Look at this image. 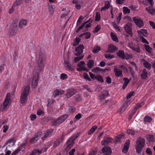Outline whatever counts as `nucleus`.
Returning a JSON list of instances; mask_svg holds the SVG:
<instances>
[{
    "label": "nucleus",
    "mask_w": 155,
    "mask_h": 155,
    "mask_svg": "<svg viewBox=\"0 0 155 155\" xmlns=\"http://www.w3.org/2000/svg\"><path fill=\"white\" fill-rule=\"evenodd\" d=\"M28 21L24 19H22L19 22L17 20L13 21L12 25L10 26L8 30V34L10 36H14L16 34L18 28V25L20 28L22 29L25 28L27 25Z\"/></svg>",
    "instance_id": "nucleus-1"
},
{
    "label": "nucleus",
    "mask_w": 155,
    "mask_h": 155,
    "mask_svg": "<svg viewBox=\"0 0 155 155\" xmlns=\"http://www.w3.org/2000/svg\"><path fill=\"white\" fill-rule=\"evenodd\" d=\"M46 60L45 55L42 52L40 51L38 58L37 59V63L38 64L37 68L38 71L40 72L44 69Z\"/></svg>",
    "instance_id": "nucleus-2"
},
{
    "label": "nucleus",
    "mask_w": 155,
    "mask_h": 155,
    "mask_svg": "<svg viewBox=\"0 0 155 155\" xmlns=\"http://www.w3.org/2000/svg\"><path fill=\"white\" fill-rule=\"evenodd\" d=\"M30 87L29 86L24 87L21 92L20 97V101L22 104H25L28 99V96L29 94Z\"/></svg>",
    "instance_id": "nucleus-3"
},
{
    "label": "nucleus",
    "mask_w": 155,
    "mask_h": 155,
    "mask_svg": "<svg viewBox=\"0 0 155 155\" xmlns=\"http://www.w3.org/2000/svg\"><path fill=\"white\" fill-rule=\"evenodd\" d=\"M68 114H65L61 115L57 119H55L53 117H48V120H51V122L52 123V125L56 126L60 124L63 123L66 119L68 118Z\"/></svg>",
    "instance_id": "nucleus-4"
},
{
    "label": "nucleus",
    "mask_w": 155,
    "mask_h": 155,
    "mask_svg": "<svg viewBox=\"0 0 155 155\" xmlns=\"http://www.w3.org/2000/svg\"><path fill=\"white\" fill-rule=\"evenodd\" d=\"M145 143V140L144 138L141 137L138 139L135 146L137 153H141Z\"/></svg>",
    "instance_id": "nucleus-5"
},
{
    "label": "nucleus",
    "mask_w": 155,
    "mask_h": 155,
    "mask_svg": "<svg viewBox=\"0 0 155 155\" xmlns=\"http://www.w3.org/2000/svg\"><path fill=\"white\" fill-rule=\"evenodd\" d=\"M153 1H143V3L144 5L149 6L146 8V10L150 14H153L155 12V10L153 8Z\"/></svg>",
    "instance_id": "nucleus-6"
},
{
    "label": "nucleus",
    "mask_w": 155,
    "mask_h": 155,
    "mask_svg": "<svg viewBox=\"0 0 155 155\" xmlns=\"http://www.w3.org/2000/svg\"><path fill=\"white\" fill-rule=\"evenodd\" d=\"M11 94L9 93L6 94L5 99L2 105L1 106L0 110L2 111H5L7 109L8 106L10 101H11Z\"/></svg>",
    "instance_id": "nucleus-7"
},
{
    "label": "nucleus",
    "mask_w": 155,
    "mask_h": 155,
    "mask_svg": "<svg viewBox=\"0 0 155 155\" xmlns=\"http://www.w3.org/2000/svg\"><path fill=\"white\" fill-rule=\"evenodd\" d=\"M39 76V73L37 72L33 75L32 81L31 86L32 88H35L38 84V81Z\"/></svg>",
    "instance_id": "nucleus-8"
},
{
    "label": "nucleus",
    "mask_w": 155,
    "mask_h": 155,
    "mask_svg": "<svg viewBox=\"0 0 155 155\" xmlns=\"http://www.w3.org/2000/svg\"><path fill=\"white\" fill-rule=\"evenodd\" d=\"M101 151L103 153L102 155H111L112 153L111 147L107 146H104L102 149Z\"/></svg>",
    "instance_id": "nucleus-9"
},
{
    "label": "nucleus",
    "mask_w": 155,
    "mask_h": 155,
    "mask_svg": "<svg viewBox=\"0 0 155 155\" xmlns=\"http://www.w3.org/2000/svg\"><path fill=\"white\" fill-rule=\"evenodd\" d=\"M133 19L136 25L139 28H141L144 25L143 21L138 17H134Z\"/></svg>",
    "instance_id": "nucleus-10"
},
{
    "label": "nucleus",
    "mask_w": 155,
    "mask_h": 155,
    "mask_svg": "<svg viewBox=\"0 0 155 155\" xmlns=\"http://www.w3.org/2000/svg\"><path fill=\"white\" fill-rule=\"evenodd\" d=\"M66 94L65 97L68 99L74 95L76 93V90L74 88L68 89L66 91Z\"/></svg>",
    "instance_id": "nucleus-11"
},
{
    "label": "nucleus",
    "mask_w": 155,
    "mask_h": 155,
    "mask_svg": "<svg viewBox=\"0 0 155 155\" xmlns=\"http://www.w3.org/2000/svg\"><path fill=\"white\" fill-rule=\"evenodd\" d=\"M54 130L52 129H50L47 130L44 133V136L41 138L42 140H44L46 138L49 137L51 135V134L53 132Z\"/></svg>",
    "instance_id": "nucleus-12"
},
{
    "label": "nucleus",
    "mask_w": 155,
    "mask_h": 155,
    "mask_svg": "<svg viewBox=\"0 0 155 155\" xmlns=\"http://www.w3.org/2000/svg\"><path fill=\"white\" fill-rule=\"evenodd\" d=\"M55 1H49L48 3V7L49 12L50 14L52 15L54 12V10L55 8L54 5H53V3H54Z\"/></svg>",
    "instance_id": "nucleus-13"
},
{
    "label": "nucleus",
    "mask_w": 155,
    "mask_h": 155,
    "mask_svg": "<svg viewBox=\"0 0 155 155\" xmlns=\"http://www.w3.org/2000/svg\"><path fill=\"white\" fill-rule=\"evenodd\" d=\"M124 28L126 32L131 36L133 35L131 25L130 23H127L124 26Z\"/></svg>",
    "instance_id": "nucleus-14"
},
{
    "label": "nucleus",
    "mask_w": 155,
    "mask_h": 155,
    "mask_svg": "<svg viewBox=\"0 0 155 155\" xmlns=\"http://www.w3.org/2000/svg\"><path fill=\"white\" fill-rule=\"evenodd\" d=\"M84 48V46L83 44L79 45L75 49V51L77 52L75 53V55L77 56L80 55L83 52V50Z\"/></svg>",
    "instance_id": "nucleus-15"
},
{
    "label": "nucleus",
    "mask_w": 155,
    "mask_h": 155,
    "mask_svg": "<svg viewBox=\"0 0 155 155\" xmlns=\"http://www.w3.org/2000/svg\"><path fill=\"white\" fill-rule=\"evenodd\" d=\"M113 139L109 136L105 137L104 139L101 141V143L102 145H107L109 143L112 142Z\"/></svg>",
    "instance_id": "nucleus-16"
},
{
    "label": "nucleus",
    "mask_w": 155,
    "mask_h": 155,
    "mask_svg": "<svg viewBox=\"0 0 155 155\" xmlns=\"http://www.w3.org/2000/svg\"><path fill=\"white\" fill-rule=\"evenodd\" d=\"M42 133L41 132H39L38 133L35 134L34 136V137L30 139V143L31 144H34L39 139L38 135H41Z\"/></svg>",
    "instance_id": "nucleus-17"
},
{
    "label": "nucleus",
    "mask_w": 155,
    "mask_h": 155,
    "mask_svg": "<svg viewBox=\"0 0 155 155\" xmlns=\"http://www.w3.org/2000/svg\"><path fill=\"white\" fill-rule=\"evenodd\" d=\"M130 144V141L129 140L126 141L124 147L122 150V152L124 153H126L128 151L129 148Z\"/></svg>",
    "instance_id": "nucleus-18"
},
{
    "label": "nucleus",
    "mask_w": 155,
    "mask_h": 155,
    "mask_svg": "<svg viewBox=\"0 0 155 155\" xmlns=\"http://www.w3.org/2000/svg\"><path fill=\"white\" fill-rule=\"evenodd\" d=\"M22 1H15V2L14 3L13 5L12 8L10 9L8 11L9 14L12 13L14 11L15 8L16 6L20 5Z\"/></svg>",
    "instance_id": "nucleus-19"
},
{
    "label": "nucleus",
    "mask_w": 155,
    "mask_h": 155,
    "mask_svg": "<svg viewBox=\"0 0 155 155\" xmlns=\"http://www.w3.org/2000/svg\"><path fill=\"white\" fill-rule=\"evenodd\" d=\"M72 3L75 4V7L77 9L79 10L83 5V2L82 1H72Z\"/></svg>",
    "instance_id": "nucleus-20"
},
{
    "label": "nucleus",
    "mask_w": 155,
    "mask_h": 155,
    "mask_svg": "<svg viewBox=\"0 0 155 155\" xmlns=\"http://www.w3.org/2000/svg\"><path fill=\"white\" fill-rule=\"evenodd\" d=\"M118 48L116 46L112 44H110L108 46V51L111 53H114L117 51Z\"/></svg>",
    "instance_id": "nucleus-21"
},
{
    "label": "nucleus",
    "mask_w": 155,
    "mask_h": 155,
    "mask_svg": "<svg viewBox=\"0 0 155 155\" xmlns=\"http://www.w3.org/2000/svg\"><path fill=\"white\" fill-rule=\"evenodd\" d=\"M109 95L108 92L107 91H105L102 94L99 96V99L100 101H102V100L105 99Z\"/></svg>",
    "instance_id": "nucleus-22"
},
{
    "label": "nucleus",
    "mask_w": 155,
    "mask_h": 155,
    "mask_svg": "<svg viewBox=\"0 0 155 155\" xmlns=\"http://www.w3.org/2000/svg\"><path fill=\"white\" fill-rule=\"evenodd\" d=\"M64 91L62 90H58V89H56L54 92L53 93V96L54 97H55L59 95H62L64 94Z\"/></svg>",
    "instance_id": "nucleus-23"
},
{
    "label": "nucleus",
    "mask_w": 155,
    "mask_h": 155,
    "mask_svg": "<svg viewBox=\"0 0 155 155\" xmlns=\"http://www.w3.org/2000/svg\"><path fill=\"white\" fill-rule=\"evenodd\" d=\"M114 71L115 73V75L116 77H119L120 76L121 77L123 76L122 71L121 70H118L116 67L114 68Z\"/></svg>",
    "instance_id": "nucleus-24"
},
{
    "label": "nucleus",
    "mask_w": 155,
    "mask_h": 155,
    "mask_svg": "<svg viewBox=\"0 0 155 155\" xmlns=\"http://www.w3.org/2000/svg\"><path fill=\"white\" fill-rule=\"evenodd\" d=\"M140 77L143 79H145L147 77V72L145 68H144L140 74Z\"/></svg>",
    "instance_id": "nucleus-25"
},
{
    "label": "nucleus",
    "mask_w": 155,
    "mask_h": 155,
    "mask_svg": "<svg viewBox=\"0 0 155 155\" xmlns=\"http://www.w3.org/2000/svg\"><path fill=\"white\" fill-rule=\"evenodd\" d=\"M117 55L118 57L123 59L125 58V54L123 50H120L117 53Z\"/></svg>",
    "instance_id": "nucleus-26"
},
{
    "label": "nucleus",
    "mask_w": 155,
    "mask_h": 155,
    "mask_svg": "<svg viewBox=\"0 0 155 155\" xmlns=\"http://www.w3.org/2000/svg\"><path fill=\"white\" fill-rule=\"evenodd\" d=\"M137 31L139 35H142V36L146 37L147 34V31L146 29H141Z\"/></svg>",
    "instance_id": "nucleus-27"
},
{
    "label": "nucleus",
    "mask_w": 155,
    "mask_h": 155,
    "mask_svg": "<svg viewBox=\"0 0 155 155\" xmlns=\"http://www.w3.org/2000/svg\"><path fill=\"white\" fill-rule=\"evenodd\" d=\"M91 33L88 32H86L81 34L79 36L80 37H84L86 39H88L90 37Z\"/></svg>",
    "instance_id": "nucleus-28"
},
{
    "label": "nucleus",
    "mask_w": 155,
    "mask_h": 155,
    "mask_svg": "<svg viewBox=\"0 0 155 155\" xmlns=\"http://www.w3.org/2000/svg\"><path fill=\"white\" fill-rule=\"evenodd\" d=\"M65 66L66 68L69 70L73 71L74 70V68L71 66V64L68 61H64Z\"/></svg>",
    "instance_id": "nucleus-29"
},
{
    "label": "nucleus",
    "mask_w": 155,
    "mask_h": 155,
    "mask_svg": "<svg viewBox=\"0 0 155 155\" xmlns=\"http://www.w3.org/2000/svg\"><path fill=\"white\" fill-rule=\"evenodd\" d=\"M81 39L78 37H76L74 40L72 45L74 46H76L79 44Z\"/></svg>",
    "instance_id": "nucleus-30"
},
{
    "label": "nucleus",
    "mask_w": 155,
    "mask_h": 155,
    "mask_svg": "<svg viewBox=\"0 0 155 155\" xmlns=\"http://www.w3.org/2000/svg\"><path fill=\"white\" fill-rule=\"evenodd\" d=\"M74 143V141L68 139L67 142V147L68 148H71L73 146Z\"/></svg>",
    "instance_id": "nucleus-31"
},
{
    "label": "nucleus",
    "mask_w": 155,
    "mask_h": 155,
    "mask_svg": "<svg viewBox=\"0 0 155 155\" xmlns=\"http://www.w3.org/2000/svg\"><path fill=\"white\" fill-rule=\"evenodd\" d=\"M97 127L96 126L94 125L92 127L88 132V134L91 135L97 129Z\"/></svg>",
    "instance_id": "nucleus-32"
},
{
    "label": "nucleus",
    "mask_w": 155,
    "mask_h": 155,
    "mask_svg": "<svg viewBox=\"0 0 155 155\" xmlns=\"http://www.w3.org/2000/svg\"><path fill=\"white\" fill-rule=\"evenodd\" d=\"M94 61L92 60H89L87 64L88 68H91L94 66Z\"/></svg>",
    "instance_id": "nucleus-33"
},
{
    "label": "nucleus",
    "mask_w": 155,
    "mask_h": 155,
    "mask_svg": "<svg viewBox=\"0 0 155 155\" xmlns=\"http://www.w3.org/2000/svg\"><path fill=\"white\" fill-rule=\"evenodd\" d=\"M146 138L149 142H152L154 140L153 136L152 134L147 135L146 136Z\"/></svg>",
    "instance_id": "nucleus-34"
},
{
    "label": "nucleus",
    "mask_w": 155,
    "mask_h": 155,
    "mask_svg": "<svg viewBox=\"0 0 155 155\" xmlns=\"http://www.w3.org/2000/svg\"><path fill=\"white\" fill-rule=\"evenodd\" d=\"M27 143V141L26 142L24 143L21 144L19 148L18 149V150H19V151H20L21 150L22 151H24L25 150V147Z\"/></svg>",
    "instance_id": "nucleus-35"
},
{
    "label": "nucleus",
    "mask_w": 155,
    "mask_h": 155,
    "mask_svg": "<svg viewBox=\"0 0 155 155\" xmlns=\"http://www.w3.org/2000/svg\"><path fill=\"white\" fill-rule=\"evenodd\" d=\"M37 153H41V151L38 149H35L31 152L28 155H35Z\"/></svg>",
    "instance_id": "nucleus-36"
},
{
    "label": "nucleus",
    "mask_w": 155,
    "mask_h": 155,
    "mask_svg": "<svg viewBox=\"0 0 155 155\" xmlns=\"http://www.w3.org/2000/svg\"><path fill=\"white\" fill-rule=\"evenodd\" d=\"M152 120V118L148 115L146 116L144 118V121L145 122L150 123Z\"/></svg>",
    "instance_id": "nucleus-37"
},
{
    "label": "nucleus",
    "mask_w": 155,
    "mask_h": 155,
    "mask_svg": "<svg viewBox=\"0 0 155 155\" xmlns=\"http://www.w3.org/2000/svg\"><path fill=\"white\" fill-rule=\"evenodd\" d=\"M143 64L144 67L147 68L148 70H150V69L151 64L147 61H145Z\"/></svg>",
    "instance_id": "nucleus-38"
},
{
    "label": "nucleus",
    "mask_w": 155,
    "mask_h": 155,
    "mask_svg": "<svg viewBox=\"0 0 155 155\" xmlns=\"http://www.w3.org/2000/svg\"><path fill=\"white\" fill-rule=\"evenodd\" d=\"M95 79H96L98 81H99L101 83H103L104 82L103 78L102 76L100 75H97L96 76Z\"/></svg>",
    "instance_id": "nucleus-39"
},
{
    "label": "nucleus",
    "mask_w": 155,
    "mask_h": 155,
    "mask_svg": "<svg viewBox=\"0 0 155 155\" xmlns=\"http://www.w3.org/2000/svg\"><path fill=\"white\" fill-rule=\"evenodd\" d=\"M79 133H78L76 134H74L69 139L74 141V140L79 136Z\"/></svg>",
    "instance_id": "nucleus-40"
},
{
    "label": "nucleus",
    "mask_w": 155,
    "mask_h": 155,
    "mask_svg": "<svg viewBox=\"0 0 155 155\" xmlns=\"http://www.w3.org/2000/svg\"><path fill=\"white\" fill-rule=\"evenodd\" d=\"M123 12L124 14H128L130 12V10L127 7H124L123 8Z\"/></svg>",
    "instance_id": "nucleus-41"
},
{
    "label": "nucleus",
    "mask_w": 155,
    "mask_h": 155,
    "mask_svg": "<svg viewBox=\"0 0 155 155\" xmlns=\"http://www.w3.org/2000/svg\"><path fill=\"white\" fill-rule=\"evenodd\" d=\"M100 50H101L100 47L97 46L94 47V48L92 52L94 53H97Z\"/></svg>",
    "instance_id": "nucleus-42"
},
{
    "label": "nucleus",
    "mask_w": 155,
    "mask_h": 155,
    "mask_svg": "<svg viewBox=\"0 0 155 155\" xmlns=\"http://www.w3.org/2000/svg\"><path fill=\"white\" fill-rule=\"evenodd\" d=\"M111 36L112 40L116 42L118 41V39L117 37L112 32L111 33Z\"/></svg>",
    "instance_id": "nucleus-43"
},
{
    "label": "nucleus",
    "mask_w": 155,
    "mask_h": 155,
    "mask_svg": "<svg viewBox=\"0 0 155 155\" xmlns=\"http://www.w3.org/2000/svg\"><path fill=\"white\" fill-rule=\"evenodd\" d=\"M101 27L99 25H97L92 32L93 33H95L97 32L101 29Z\"/></svg>",
    "instance_id": "nucleus-44"
},
{
    "label": "nucleus",
    "mask_w": 155,
    "mask_h": 155,
    "mask_svg": "<svg viewBox=\"0 0 155 155\" xmlns=\"http://www.w3.org/2000/svg\"><path fill=\"white\" fill-rule=\"evenodd\" d=\"M84 57V55H81L79 56L76 57L74 58V61L75 63H77L82 59Z\"/></svg>",
    "instance_id": "nucleus-45"
},
{
    "label": "nucleus",
    "mask_w": 155,
    "mask_h": 155,
    "mask_svg": "<svg viewBox=\"0 0 155 155\" xmlns=\"http://www.w3.org/2000/svg\"><path fill=\"white\" fill-rule=\"evenodd\" d=\"M121 137V135H118L116 136L114 141L115 143L116 144L119 142L120 140Z\"/></svg>",
    "instance_id": "nucleus-46"
},
{
    "label": "nucleus",
    "mask_w": 155,
    "mask_h": 155,
    "mask_svg": "<svg viewBox=\"0 0 155 155\" xmlns=\"http://www.w3.org/2000/svg\"><path fill=\"white\" fill-rule=\"evenodd\" d=\"M145 48L146 50L150 53H151L152 48L149 45H145Z\"/></svg>",
    "instance_id": "nucleus-47"
},
{
    "label": "nucleus",
    "mask_w": 155,
    "mask_h": 155,
    "mask_svg": "<svg viewBox=\"0 0 155 155\" xmlns=\"http://www.w3.org/2000/svg\"><path fill=\"white\" fill-rule=\"evenodd\" d=\"M86 22H84L76 30V32L78 33L79 32L80 30L84 28L85 24H86Z\"/></svg>",
    "instance_id": "nucleus-48"
},
{
    "label": "nucleus",
    "mask_w": 155,
    "mask_h": 155,
    "mask_svg": "<svg viewBox=\"0 0 155 155\" xmlns=\"http://www.w3.org/2000/svg\"><path fill=\"white\" fill-rule=\"evenodd\" d=\"M83 19V17L82 15L80 16V17L78 19L77 22V26H78L80 24V23L81 21Z\"/></svg>",
    "instance_id": "nucleus-49"
},
{
    "label": "nucleus",
    "mask_w": 155,
    "mask_h": 155,
    "mask_svg": "<svg viewBox=\"0 0 155 155\" xmlns=\"http://www.w3.org/2000/svg\"><path fill=\"white\" fill-rule=\"evenodd\" d=\"M127 133L129 135H134L135 134L134 131L132 129H128L127 130Z\"/></svg>",
    "instance_id": "nucleus-50"
},
{
    "label": "nucleus",
    "mask_w": 155,
    "mask_h": 155,
    "mask_svg": "<svg viewBox=\"0 0 155 155\" xmlns=\"http://www.w3.org/2000/svg\"><path fill=\"white\" fill-rule=\"evenodd\" d=\"M104 56L106 58L108 59H111L114 57V56L113 55H111L109 54H105Z\"/></svg>",
    "instance_id": "nucleus-51"
},
{
    "label": "nucleus",
    "mask_w": 155,
    "mask_h": 155,
    "mask_svg": "<svg viewBox=\"0 0 155 155\" xmlns=\"http://www.w3.org/2000/svg\"><path fill=\"white\" fill-rule=\"evenodd\" d=\"M67 78L68 76L65 73H62L61 74L60 78L61 79L64 80Z\"/></svg>",
    "instance_id": "nucleus-52"
},
{
    "label": "nucleus",
    "mask_w": 155,
    "mask_h": 155,
    "mask_svg": "<svg viewBox=\"0 0 155 155\" xmlns=\"http://www.w3.org/2000/svg\"><path fill=\"white\" fill-rule=\"evenodd\" d=\"M100 13L98 12H97L95 15V20L96 21H98L100 20Z\"/></svg>",
    "instance_id": "nucleus-53"
},
{
    "label": "nucleus",
    "mask_w": 155,
    "mask_h": 155,
    "mask_svg": "<svg viewBox=\"0 0 155 155\" xmlns=\"http://www.w3.org/2000/svg\"><path fill=\"white\" fill-rule=\"evenodd\" d=\"M102 71V69L97 67L94 68L92 69V71L95 72H99L101 71Z\"/></svg>",
    "instance_id": "nucleus-54"
},
{
    "label": "nucleus",
    "mask_w": 155,
    "mask_h": 155,
    "mask_svg": "<svg viewBox=\"0 0 155 155\" xmlns=\"http://www.w3.org/2000/svg\"><path fill=\"white\" fill-rule=\"evenodd\" d=\"M131 102V101L130 100L126 101L123 104V105H124V107H125L127 108L128 107L130 104Z\"/></svg>",
    "instance_id": "nucleus-55"
},
{
    "label": "nucleus",
    "mask_w": 155,
    "mask_h": 155,
    "mask_svg": "<svg viewBox=\"0 0 155 155\" xmlns=\"http://www.w3.org/2000/svg\"><path fill=\"white\" fill-rule=\"evenodd\" d=\"M140 38L141 40V41L143 43H145L147 44H149V42L148 41L146 40V39L144 37H143L142 36H141L140 37Z\"/></svg>",
    "instance_id": "nucleus-56"
},
{
    "label": "nucleus",
    "mask_w": 155,
    "mask_h": 155,
    "mask_svg": "<svg viewBox=\"0 0 155 155\" xmlns=\"http://www.w3.org/2000/svg\"><path fill=\"white\" fill-rule=\"evenodd\" d=\"M81 97L80 95H76L74 96V99L76 101H80L81 100Z\"/></svg>",
    "instance_id": "nucleus-57"
},
{
    "label": "nucleus",
    "mask_w": 155,
    "mask_h": 155,
    "mask_svg": "<svg viewBox=\"0 0 155 155\" xmlns=\"http://www.w3.org/2000/svg\"><path fill=\"white\" fill-rule=\"evenodd\" d=\"M134 92L133 91L131 92L128 94L126 96L127 99L128 100L130 99L134 94Z\"/></svg>",
    "instance_id": "nucleus-58"
},
{
    "label": "nucleus",
    "mask_w": 155,
    "mask_h": 155,
    "mask_svg": "<svg viewBox=\"0 0 155 155\" xmlns=\"http://www.w3.org/2000/svg\"><path fill=\"white\" fill-rule=\"evenodd\" d=\"M83 77L85 79L89 81H91V79L89 77L87 73H85L84 74Z\"/></svg>",
    "instance_id": "nucleus-59"
},
{
    "label": "nucleus",
    "mask_w": 155,
    "mask_h": 155,
    "mask_svg": "<svg viewBox=\"0 0 155 155\" xmlns=\"http://www.w3.org/2000/svg\"><path fill=\"white\" fill-rule=\"evenodd\" d=\"M123 79L124 81V83L126 84H127L129 83L130 80V79L129 80L128 78L126 77L123 78Z\"/></svg>",
    "instance_id": "nucleus-60"
},
{
    "label": "nucleus",
    "mask_w": 155,
    "mask_h": 155,
    "mask_svg": "<svg viewBox=\"0 0 155 155\" xmlns=\"http://www.w3.org/2000/svg\"><path fill=\"white\" fill-rule=\"evenodd\" d=\"M60 142L58 141L57 140L54 143L53 147H56L58 146L61 143Z\"/></svg>",
    "instance_id": "nucleus-61"
},
{
    "label": "nucleus",
    "mask_w": 155,
    "mask_h": 155,
    "mask_svg": "<svg viewBox=\"0 0 155 155\" xmlns=\"http://www.w3.org/2000/svg\"><path fill=\"white\" fill-rule=\"evenodd\" d=\"M110 4L109 1H107L105 3L104 6L108 9L110 7Z\"/></svg>",
    "instance_id": "nucleus-62"
},
{
    "label": "nucleus",
    "mask_w": 155,
    "mask_h": 155,
    "mask_svg": "<svg viewBox=\"0 0 155 155\" xmlns=\"http://www.w3.org/2000/svg\"><path fill=\"white\" fill-rule=\"evenodd\" d=\"M106 82L108 84H110L111 82V78L109 76L106 78Z\"/></svg>",
    "instance_id": "nucleus-63"
},
{
    "label": "nucleus",
    "mask_w": 155,
    "mask_h": 155,
    "mask_svg": "<svg viewBox=\"0 0 155 155\" xmlns=\"http://www.w3.org/2000/svg\"><path fill=\"white\" fill-rule=\"evenodd\" d=\"M127 108L124 107V105H122V107L119 109L120 112L121 113L124 111Z\"/></svg>",
    "instance_id": "nucleus-64"
}]
</instances>
